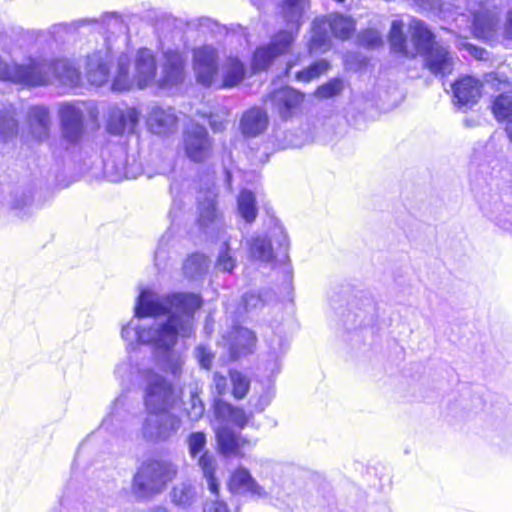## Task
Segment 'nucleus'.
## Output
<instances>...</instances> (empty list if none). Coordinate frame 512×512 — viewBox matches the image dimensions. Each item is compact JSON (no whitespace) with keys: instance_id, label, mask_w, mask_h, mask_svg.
I'll return each instance as SVG.
<instances>
[{"instance_id":"obj_26","label":"nucleus","mask_w":512,"mask_h":512,"mask_svg":"<svg viewBox=\"0 0 512 512\" xmlns=\"http://www.w3.org/2000/svg\"><path fill=\"white\" fill-rule=\"evenodd\" d=\"M103 173L112 182H118L129 177L127 154L122 147L116 148L109 157L103 160Z\"/></svg>"},{"instance_id":"obj_7","label":"nucleus","mask_w":512,"mask_h":512,"mask_svg":"<svg viewBox=\"0 0 512 512\" xmlns=\"http://www.w3.org/2000/svg\"><path fill=\"white\" fill-rule=\"evenodd\" d=\"M265 233H257L248 241L251 257L261 262H270L274 259V247L284 255L289 249V237L282 223L275 217L270 216L264 223Z\"/></svg>"},{"instance_id":"obj_1","label":"nucleus","mask_w":512,"mask_h":512,"mask_svg":"<svg viewBox=\"0 0 512 512\" xmlns=\"http://www.w3.org/2000/svg\"><path fill=\"white\" fill-rule=\"evenodd\" d=\"M202 299L194 293L160 295L155 290L140 288L134 306V316L122 326L121 337L129 346L149 345L166 356L164 369L173 376L181 372L182 358L171 352L179 336L193 332L194 313Z\"/></svg>"},{"instance_id":"obj_15","label":"nucleus","mask_w":512,"mask_h":512,"mask_svg":"<svg viewBox=\"0 0 512 512\" xmlns=\"http://www.w3.org/2000/svg\"><path fill=\"white\" fill-rule=\"evenodd\" d=\"M112 60L110 40L104 46L87 56L85 74L87 81L94 86H102L109 78V64Z\"/></svg>"},{"instance_id":"obj_12","label":"nucleus","mask_w":512,"mask_h":512,"mask_svg":"<svg viewBox=\"0 0 512 512\" xmlns=\"http://www.w3.org/2000/svg\"><path fill=\"white\" fill-rule=\"evenodd\" d=\"M183 147L189 160L203 163L213 154V139L204 126L191 124L183 132Z\"/></svg>"},{"instance_id":"obj_8","label":"nucleus","mask_w":512,"mask_h":512,"mask_svg":"<svg viewBox=\"0 0 512 512\" xmlns=\"http://www.w3.org/2000/svg\"><path fill=\"white\" fill-rule=\"evenodd\" d=\"M114 375L122 385L138 383L143 385L144 389L147 387L150 377L164 378L153 369V360L140 358L139 351L134 347L132 350H128V355L116 364Z\"/></svg>"},{"instance_id":"obj_59","label":"nucleus","mask_w":512,"mask_h":512,"mask_svg":"<svg viewBox=\"0 0 512 512\" xmlns=\"http://www.w3.org/2000/svg\"><path fill=\"white\" fill-rule=\"evenodd\" d=\"M506 131L508 133L510 140L512 141V119L508 121Z\"/></svg>"},{"instance_id":"obj_21","label":"nucleus","mask_w":512,"mask_h":512,"mask_svg":"<svg viewBox=\"0 0 512 512\" xmlns=\"http://www.w3.org/2000/svg\"><path fill=\"white\" fill-rule=\"evenodd\" d=\"M178 117L171 107H152L148 117L147 126L149 130L158 135H167L177 130Z\"/></svg>"},{"instance_id":"obj_6","label":"nucleus","mask_w":512,"mask_h":512,"mask_svg":"<svg viewBox=\"0 0 512 512\" xmlns=\"http://www.w3.org/2000/svg\"><path fill=\"white\" fill-rule=\"evenodd\" d=\"M408 26L416 55L423 56L425 66L429 71L435 76L450 74L455 64V58L451 52L446 47L434 42L433 34L424 22L412 18Z\"/></svg>"},{"instance_id":"obj_54","label":"nucleus","mask_w":512,"mask_h":512,"mask_svg":"<svg viewBox=\"0 0 512 512\" xmlns=\"http://www.w3.org/2000/svg\"><path fill=\"white\" fill-rule=\"evenodd\" d=\"M209 125L214 132H221L226 127V121L219 117L211 116L209 119Z\"/></svg>"},{"instance_id":"obj_22","label":"nucleus","mask_w":512,"mask_h":512,"mask_svg":"<svg viewBox=\"0 0 512 512\" xmlns=\"http://www.w3.org/2000/svg\"><path fill=\"white\" fill-rule=\"evenodd\" d=\"M132 408L131 400L127 392L120 393L108 408L100 428L114 433L116 429L127 419Z\"/></svg>"},{"instance_id":"obj_36","label":"nucleus","mask_w":512,"mask_h":512,"mask_svg":"<svg viewBox=\"0 0 512 512\" xmlns=\"http://www.w3.org/2000/svg\"><path fill=\"white\" fill-rule=\"evenodd\" d=\"M234 244L235 243L232 242L230 237L225 238L215 264V267L219 271L232 272L236 267L235 253L237 252L239 245Z\"/></svg>"},{"instance_id":"obj_46","label":"nucleus","mask_w":512,"mask_h":512,"mask_svg":"<svg viewBox=\"0 0 512 512\" xmlns=\"http://www.w3.org/2000/svg\"><path fill=\"white\" fill-rule=\"evenodd\" d=\"M273 393L270 389L266 390L264 393H262L258 397H252L250 399V405L252 407V412L255 413H261L263 412L266 407L269 406L273 399Z\"/></svg>"},{"instance_id":"obj_49","label":"nucleus","mask_w":512,"mask_h":512,"mask_svg":"<svg viewBox=\"0 0 512 512\" xmlns=\"http://www.w3.org/2000/svg\"><path fill=\"white\" fill-rule=\"evenodd\" d=\"M217 490H219V486L217 487ZM210 491L213 494V498L206 501L204 512H228L227 505L218 500V491Z\"/></svg>"},{"instance_id":"obj_43","label":"nucleus","mask_w":512,"mask_h":512,"mask_svg":"<svg viewBox=\"0 0 512 512\" xmlns=\"http://www.w3.org/2000/svg\"><path fill=\"white\" fill-rule=\"evenodd\" d=\"M184 410L192 421L199 420L204 414L205 408L196 391H191L189 399L183 402Z\"/></svg>"},{"instance_id":"obj_44","label":"nucleus","mask_w":512,"mask_h":512,"mask_svg":"<svg viewBox=\"0 0 512 512\" xmlns=\"http://www.w3.org/2000/svg\"><path fill=\"white\" fill-rule=\"evenodd\" d=\"M343 90V82L340 79H332L327 83L319 86L315 92L318 98L328 99L332 98Z\"/></svg>"},{"instance_id":"obj_14","label":"nucleus","mask_w":512,"mask_h":512,"mask_svg":"<svg viewBox=\"0 0 512 512\" xmlns=\"http://www.w3.org/2000/svg\"><path fill=\"white\" fill-rule=\"evenodd\" d=\"M185 80V59L175 50H167L163 54L160 76L156 79L159 89L172 91L178 88Z\"/></svg>"},{"instance_id":"obj_5","label":"nucleus","mask_w":512,"mask_h":512,"mask_svg":"<svg viewBox=\"0 0 512 512\" xmlns=\"http://www.w3.org/2000/svg\"><path fill=\"white\" fill-rule=\"evenodd\" d=\"M157 64L153 52L142 48L136 53L133 72L130 71V60L126 54L118 58V66L112 82L114 91H128L134 86L144 89L156 84Z\"/></svg>"},{"instance_id":"obj_42","label":"nucleus","mask_w":512,"mask_h":512,"mask_svg":"<svg viewBox=\"0 0 512 512\" xmlns=\"http://www.w3.org/2000/svg\"><path fill=\"white\" fill-rule=\"evenodd\" d=\"M230 382L232 384V393L236 399H242L246 396L250 387L249 378L239 372V371H231L230 372Z\"/></svg>"},{"instance_id":"obj_23","label":"nucleus","mask_w":512,"mask_h":512,"mask_svg":"<svg viewBox=\"0 0 512 512\" xmlns=\"http://www.w3.org/2000/svg\"><path fill=\"white\" fill-rule=\"evenodd\" d=\"M139 122V112L135 108H114L110 111L107 129L114 135L133 133Z\"/></svg>"},{"instance_id":"obj_2","label":"nucleus","mask_w":512,"mask_h":512,"mask_svg":"<svg viewBox=\"0 0 512 512\" xmlns=\"http://www.w3.org/2000/svg\"><path fill=\"white\" fill-rule=\"evenodd\" d=\"M173 400V386L165 378H149L144 394L146 416L140 430L145 441L163 443L178 433L181 419L168 409Z\"/></svg>"},{"instance_id":"obj_11","label":"nucleus","mask_w":512,"mask_h":512,"mask_svg":"<svg viewBox=\"0 0 512 512\" xmlns=\"http://www.w3.org/2000/svg\"><path fill=\"white\" fill-rule=\"evenodd\" d=\"M189 455L192 459H197V465L203 473L208 484L209 490L217 491L218 480L215 477L217 469V460L215 456L206 450V435L203 432H192L186 440Z\"/></svg>"},{"instance_id":"obj_37","label":"nucleus","mask_w":512,"mask_h":512,"mask_svg":"<svg viewBox=\"0 0 512 512\" xmlns=\"http://www.w3.org/2000/svg\"><path fill=\"white\" fill-rule=\"evenodd\" d=\"M209 268V259L200 253L189 256L183 265V271L186 277L194 279L204 275Z\"/></svg>"},{"instance_id":"obj_57","label":"nucleus","mask_w":512,"mask_h":512,"mask_svg":"<svg viewBox=\"0 0 512 512\" xmlns=\"http://www.w3.org/2000/svg\"><path fill=\"white\" fill-rule=\"evenodd\" d=\"M366 36L368 37V44L371 46H375L381 41L379 35L374 31H368Z\"/></svg>"},{"instance_id":"obj_3","label":"nucleus","mask_w":512,"mask_h":512,"mask_svg":"<svg viewBox=\"0 0 512 512\" xmlns=\"http://www.w3.org/2000/svg\"><path fill=\"white\" fill-rule=\"evenodd\" d=\"M307 7L308 0H284L282 14L289 28L279 31L271 38L268 45L260 46L255 50L252 57L253 70L267 69L277 57L290 50Z\"/></svg>"},{"instance_id":"obj_31","label":"nucleus","mask_w":512,"mask_h":512,"mask_svg":"<svg viewBox=\"0 0 512 512\" xmlns=\"http://www.w3.org/2000/svg\"><path fill=\"white\" fill-rule=\"evenodd\" d=\"M324 19L327 28L329 27L333 36L338 39H350L356 30L355 20L350 16L335 13Z\"/></svg>"},{"instance_id":"obj_61","label":"nucleus","mask_w":512,"mask_h":512,"mask_svg":"<svg viewBox=\"0 0 512 512\" xmlns=\"http://www.w3.org/2000/svg\"><path fill=\"white\" fill-rule=\"evenodd\" d=\"M169 215H170V217H172V215H173V209H172L171 211H169Z\"/></svg>"},{"instance_id":"obj_58","label":"nucleus","mask_w":512,"mask_h":512,"mask_svg":"<svg viewBox=\"0 0 512 512\" xmlns=\"http://www.w3.org/2000/svg\"><path fill=\"white\" fill-rule=\"evenodd\" d=\"M505 34L509 39H512V11H510L507 15Z\"/></svg>"},{"instance_id":"obj_28","label":"nucleus","mask_w":512,"mask_h":512,"mask_svg":"<svg viewBox=\"0 0 512 512\" xmlns=\"http://www.w3.org/2000/svg\"><path fill=\"white\" fill-rule=\"evenodd\" d=\"M246 66L236 56H229L221 67L222 80L220 88H232L239 85L245 78Z\"/></svg>"},{"instance_id":"obj_48","label":"nucleus","mask_w":512,"mask_h":512,"mask_svg":"<svg viewBox=\"0 0 512 512\" xmlns=\"http://www.w3.org/2000/svg\"><path fill=\"white\" fill-rule=\"evenodd\" d=\"M169 238L170 237L168 235L162 236L161 239L159 240L158 246L156 248L155 265L158 268L164 267V265L168 259L167 246H168Z\"/></svg>"},{"instance_id":"obj_39","label":"nucleus","mask_w":512,"mask_h":512,"mask_svg":"<svg viewBox=\"0 0 512 512\" xmlns=\"http://www.w3.org/2000/svg\"><path fill=\"white\" fill-rule=\"evenodd\" d=\"M170 495L175 505L186 508L195 501L196 489L192 484L183 482L174 486Z\"/></svg>"},{"instance_id":"obj_9","label":"nucleus","mask_w":512,"mask_h":512,"mask_svg":"<svg viewBox=\"0 0 512 512\" xmlns=\"http://www.w3.org/2000/svg\"><path fill=\"white\" fill-rule=\"evenodd\" d=\"M29 67L33 73L46 76V80L39 85L49 83H59L65 86H77L80 83V72L67 59L48 61L45 59L31 60ZM28 86H38V84H27Z\"/></svg>"},{"instance_id":"obj_40","label":"nucleus","mask_w":512,"mask_h":512,"mask_svg":"<svg viewBox=\"0 0 512 512\" xmlns=\"http://www.w3.org/2000/svg\"><path fill=\"white\" fill-rule=\"evenodd\" d=\"M330 67V64L327 60L321 59L318 60L307 68L298 71L295 74V78L300 82H310L316 78H318L321 74L325 73Z\"/></svg>"},{"instance_id":"obj_24","label":"nucleus","mask_w":512,"mask_h":512,"mask_svg":"<svg viewBox=\"0 0 512 512\" xmlns=\"http://www.w3.org/2000/svg\"><path fill=\"white\" fill-rule=\"evenodd\" d=\"M273 108L282 119L290 118L303 101V94L293 88L285 87L272 93Z\"/></svg>"},{"instance_id":"obj_29","label":"nucleus","mask_w":512,"mask_h":512,"mask_svg":"<svg viewBox=\"0 0 512 512\" xmlns=\"http://www.w3.org/2000/svg\"><path fill=\"white\" fill-rule=\"evenodd\" d=\"M499 18L496 12L481 9L473 15V30L475 36L483 39L492 37L498 27Z\"/></svg>"},{"instance_id":"obj_38","label":"nucleus","mask_w":512,"mask_h":512,"mask_svg":"<svg viewBox=\"0 0 512 512\" xmlns=\"http://www.w3.org/2000/svg\"><path fill=\"white\" fill-rule=\"evenodd\" d=\"M267 344L269 347V355L274 361L277 370H279V358L288 349L289 341L282 329L274 331L270 337L267 338Z\"/></svg>"},{"instance_id":"obj_35","label":"nucleus","mask_w":512,"mask_h":512,"mask_svg":"<svg viewBox=\"0 0 512 512\" xmlns=\"http://www.w3.org/2000/svg\"><path fill=\"white\" fill-rule=\"evenodd\" d=\"M15 108L8 103L0 105V135L4 140L14 137L18 131Z\"/></svg>"},{"instance_id":"obj_33","label":"nucleus","mask_w":512,"mask_h":512,"mask_svg":"<svg viewBox=\"0 0 512 512\" xmlns=\"http://www.w3.org/2000/svg\"><path fill=\"white\" fill-rule=\"evenodd\" d=\"M331 46L327 33V25L324 18H317L312 23L311 37L309 40V51L311 53H322Z\"/></svg>"},{"instance_id":"obj_20","label":"nucleus","mask_w":512,"mask_h":512,"mask_svg":"<svg viewBox=\"0 0 512 512\" xmlns=\"http://www.w3.org/2000/svg\"><path fill=\"white\" fill-rule=\"evenodd\" d=\"M225 346L230 356L236 360L242 356L253 353L256 345L255 334L244 327H234L227 338L224 337Z\"/></svg>"},{"instance_id":"obj_56","label":"nucleus","mask_w":512,"mask_h":512,"mask_svg":"<svg viewBox=\"0 0 512 512\" xmlns=\"http://www.w3.org/2000/svg\"><path fill=\"white\" fill-rule=\"evenodd\" d=\"M414 2L422 9H435L438 6L439 0H414Z\"/></svg>"},{"instance_id":"obj_55","label":"nucleus","mask_w":512,"mask_h":512,"mask_svg":"<svg viewBox=\"0 0 512 512\" xmlns=\"http://www.w3.org/2000/svg\"><path fill=\"white\" fill-rule=\"evenodd\" d=\"M218 24L209 17H201L198 19V27L200 29H209L211 31L214 30V27H217Z\"/></svg>"},{"instance_id":"obj_16","label":"nucleus","mask_w":512,"mask_h":512,"mask_svg":"<svg viewBox=\"0 0 512 512\" xmlns=\"http://www.w3.org/2000/svg\"><path fill=\"white\" fill-rule=\"evenodd\" d=\"M198 225L200 229L211 237L224 234L225 223L222 213L216 207L215 197L207 195L198 204Z\"/></svg>"},{"instance_id":"obj_32","label":"nucleus","mask_w":512,"mask_h":512,"mask_svg":"<svg viewBox=\"0 0 512 512\" xmlns=\"http://www.w3.org/2000/svg\"><path fill=\"white\" fill-rule=\"evenodd\" d=\"M215 413L218 418L230 422L240 429L244 428L253 417V412L247 414L242 408L221 401L216 402Z\"/></svg>"},{"instance_id":"obj_10","label":"nucleus","mask_w":512,"mask_h":512,"mask_svg":"<svg viewBox=\"0 0 512 512\" xmlns=\"http://www.w3.org/2000/svg\"><path fill=\"white\" fill-rule=\"evenodd\" d=\"M63 140L70 145L81 142L85 133V106L83 103L66 102L58 110Z\"/></svg>"},{"instance_id":"obj_13","label":"nucleus","mask_w":512,"mask_h":512,"mask_svg":"<svg viewBox=\"0 0 512 512\" xmlns=\"http://www.w3.org/2000/svg\"><path fill=\"white\" fill-rule=\"evenodd\" d=\"M219 55L215 47L204 45L193 50L192 67L196 81L204 87L216 84Z\"/></svg>"},{"instance_id":"obj_53","label":"nucleus","mask_w":512,"mask_h":512,"mask_svg":"<svg viewBox=\"0 0 512 512\" xmlns=\"http://www.w3.org/2000/svg\"><path fill=\"white\" fill-rule=\"evenodd\" d=\"M463 47L471 54L473 55L476 59H479V60H483V59H486L487 58V51L482 49V48H478L470 43H467L465 42L463 44Z\"/></svg>"},{"instance_id":"obj_34","label":"nucleus","mask_w":512,"mask_h":512,"mask_svg":"<svg viewBox=\"0 0 512 512\" xmlns=\"http://www.w3.org/2000/svg\"><path fill=\"white\" fill-rule=\"evenodd\" d=\"M237 211L239 216L248 224L253 223L258 215V208L255 194L242 189L237 198Z\"/></svg>"},{"instance_id":"obj_50","label":"nucleus","mask_w":512,"mask_h":512,"mask_svg":"<svg viewBox=\"0 0 512 512\" xmlns=\"http://www.w3.org/2000/svg\"><path fill=\"white\" fill-rule=\"evenodd\" d=\"M12 209L15 211V214L23 219L25 216H28L31 213V200L30 198L23 196L21 200H16L12 204Z\"/></svg>"},{"instance_id":"obj_17","label":"nucleus","mask_w":512,"mask_h":512,"mask_svg":"<svg viewBox=\"0 0 512 512\" xmlns=\"http://www.w3.org/2000/svg\"><path fill=\"white\" fill-rule=\"evenodd\" d=\"M216 438L219 451L225 457L242 458L244 456L242 450L245 447H253L256 445L255 440H250L246 437H243L226 425L218 428L216 432Z\"/></svg>"},{"instance_id":"obj_51","label":"nucleus","mask_w":512,"mask_h":512,"mask_svg":"<svg viewBox=\"0 0 512 512\" xmlns=\"http://www.w3.org/2000/svg\"><path fill=\"white\" fill-rule=\"evenodd\" d=\"M195 353L201 367L205 369L210 368L213 359L211 351L205 346H198Z\"/></svg>"},{"instance_id":"obj_60","label":"nucleus","mask_w":512,"mask_h":512,"mask_svg":"<svg viewBox=\"0 0 512 512\" xmlns=\"http://www.w3.org/2000/svg\"><path fill=\"white\" fill-rule=\"evenodd\" d=\"M208 329H209V324L207 323L205 326V330L208 331Z\"/></svg>"},{"instance_id":"obj_52","label":"nucleus","mask_w":512,"mask_h":512,"mask_svg":"<svg viewBox=\"0 0 512 512\" xmlns=\"http://www.w3.org/2000/svg\"><path fill=\"white\" fill-rule=\"evenodd\" d=\"M215 389L219 395L225 394L227 390V378L219 373H215L213 377Z\"/></svg>"},{"instance_id":"obj_25","label":"nucleus","mask_w":512,"mask_h":512,"mask_svg":"<svg viewBox=\"0 0 512 512\" xmlns=\"http://www.w3.org/2000/svg\"><path fill=\"white\" fill-rule=\"evenodd\" d=\"M26 121L31 136L43 141L49 137L51 117L49 109L45 106H32L29 108Z\"/></svg>"},{"instance_id":"obj_27","label":"nucleus","mask_w":512,"mask_h":512,"mask_svg":"<svg viewBox=\"0 0 512 512\" xmlns=\"http://www.w3.org/2000/svg\"><path fill=\"white\" fill-rule=\"evenodd\" d=\"M268 126L266 111L259 107L247 110L240 120V129L246 137H256L263 133Z\"/></svg>"},{"instance_id":"obj_4","label":"nucleus","mask_w":512,"mask_h":512,"mask_svg":"<svg viewBox=\"0 0 512 512\" xmlns=\"http://www.w3.org/2000/svg\"><path fill=\"white\" fill-rule=\"evenodd\" d=\"M178 468L169 459L148 458L137 468L131 492L138 501H149L162 494L177 476Z\"/></svg>"},{"instance_id":"obj_45","label":"nucleus","mask_w":512,"mask_h":512,"mask_svg":"<svg viewBox=\"0 0 512 512\" xmlns=\"http://www.w3.org/2000/svg\"><path fill=\"white\" fill-rule=\"evenodd\" d=\"M81 24H90V23H99L103 27L107 28H119L122 25V21L120 17L116 13H106L102 15L99 19L91 18V19H83L80 20Z\"/></svg>"},{"instance_id":"obj_47","label":"nucleus","mask_w":512,"mask_h":512,"mask_svg":"<svg viewBox=\"0 0 512 512\" xmlns=\"http://www.w3.org/2000/svg\"><path fill=\"white\" fill-rule=\"evenodd\" d=\"M265 299L259 292H248L242 297V305L245 311H251L264 305Z\"/></svg>"},{"instance_id":"obj_18","label":"nucleus","mask_w":512,"mask_h":512,"mask_svg":"<svg viewBox=\"0 0 512 512\" xmlns=\"http://www.w3.org/2000/svg\"><path fill=\"white\" fill-rule=\"evenodd\" d=\"M229 488L233 493L249 495L253 498H265L267 496L264 487L243 466L237 467L231 474Z\"/></svg>"},{"instance_id":"obj_19","label":"nucleus","mask_w":512,"mask_h":512,"mask_svg":"<svg viewBox=\"0 0 512 512\" xmlns=\"http://www.w3.org/2000/svg\"><path fill=\"white\" fill-rule=\"evenodd\" d=\"M453 99L459 109H468L475 105L481 95L479 80L465 76L456 81L452 86Z\"/></svg>"},{"instance_id":"obj_30","label":"nucleus","mask_w":512,"mask_h":512,"mask_svg":"<svg viewBox=\"0 0 512 512\" xmlns=\"http://www.w3.org/2000/svg\"><path fill=\"white\" fill-rule=\"evenodd\" d=\"M404 26V21L401 19H395L392 21L389 31V43L391 50L406 57H413L416 55L415 45L412 42L413 46L409 48L407 37L403 30Z\"/></svg>"},{"instance_id":"obj_41","label":"nucleus","mask_w":512,"mask_h":512,"mask_svg":"<svg viewBox=\"0 0 512 512\" xmlns=\"http://www.w3.org/2000/svg\"><path fill=\"white\" fill-rule=\"evenodd\" d=\"M493 113L499 120L512 119V94H501L493 102Z\"/></svg>"}]
</instances>
